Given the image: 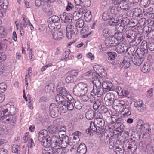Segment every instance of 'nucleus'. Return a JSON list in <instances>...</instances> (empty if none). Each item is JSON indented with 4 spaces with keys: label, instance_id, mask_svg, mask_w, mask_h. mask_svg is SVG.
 <instances>
[{
    "label": "nucleus",
    "instance_id": "9b49d317",
    "mask_svg": "<svg viewBox=\"0 0 154 154\" xmlns=\"http://www.w3.org/2000/svg\"><path fill=\"white\" fill-rule=\"evenodd\" d=\"M101 91H98L97 89L96 88V87L93 85V89L91 91L90 95L89 97V101L91 103H94L95 101H96V98L95 96L96 95L97 97H100L101 95Z\"/></svg>",
    "mask_w": 154,
    "mask_h": 154
},
{
    "label": "nucleus",
    "instance_id": "69168bd1",
    "mask_svg": "<svg viewBox=\"0 0 154 154\" xmlns=\"http://www.w3.org/2000/svg\"><path fill=\"white\" fill-rule=\"evenodd\" d=\"M22 17L23 18V23L20 24V26L26 28L27 26V22L28 21V20L27 18L24 15H22Z\"/></svg>",
    "mask_w": 154,
    "mask_h": 154
},
{
    "label": "nucleus",
    "instance_id": "09e8293b",
    "mask_svg": "<svg viewBox=\"0 0 154 154\" xmlns=\"http://www.w3.org/2000/svg\"><path fill=\"white\" fill-rule=\"evenodd\" d=\"M102 18L104 21L109 20L112 16L110 13L107 11H106L103 13L102 15Z\"/></svg>",
    "mask_w": 154,
    "mask_h": 154
},
{
    "label": "nucleus",
    "instance_id": "72a5a7b5",
    "mask_svg": "<svg viewBox=\"0 0 154 154\" xmlns=\"http://www.w3.org/2000/svg\"><path fill=\"white\" fill-rule=\"evenodd\" d=\"M64 28L68 30L69 29L73 32H75L76 35L77 34L79 30L78 28L75 27V25L74 26L73 24H70V25L69 24L67 26L64 27Z\"/></svg>",
    "mask_w": 154,
    "mask_h": 154
},
{
    "label": "nucleus",
    "instance_id": "473e14b6",
    "mask_svg": "<svg viewBox=\"0 0 154 154\" xmlns=\"http://www.w3.org/2000/svg\"><path fill=\"white\" fill-rule=\"evenodd\" d=\"M50 146H44V149L42 150V152L43 154H54V149Z\"/></svg>",
    "mask_w": 154,
    "mask_h": 154
},
{
    "label": "nucleus",
    "instance_id": "a211bd4d",
    "mask_svg": "<svg viewBox=\"0 0 154 154\" xmlns=\"http://www.w3.org/2000/svg\"><path fill=\"white\" fill-rule=\"evenodd\" d=\"M148 45L147 41L146 40H143L140 46V54L145 55L148 52Z\"/></svg>",
    "mask_w": 154,
    "mask_h": 154
},
{
    "label": "nucleus",
    "instance_id": "052dcab7",
    "mask_svg": "<svg viewBox=\"0 0 154 154\" xmlns=\"http://www.w3.org/2000/svg\"><path fill=\"white\" fill-rule=\"evenodd\" d=\"M84 24V21L81 19L78 20L75 25V27L79 28H81L83 27Z\"/></svg>",
    "mask_w": 154,
    "mask_h": 154
},
{
    "label": "nucleus",
    "instance_id": "393cba45",
    "mask_svg": "<svg viewBox=\"0 0 154 154\" xmlns=\"http://www.w3.org/2000/svg\"><path fill=\"white\" fill-rule=\"evenodd\" d=\"M150 125L149 124H145L141 130L143 134L145 135L146 134H149L151 130Z\"/></svg>",
    "mask_w": 154,
    "mask_h": 154
},
{
    "label": "nucleus",
    "instance_id": "f8f14e48",
    "mask_svg": "<svg viewBox=\"0 0 154 154\" xmlns=\"http://www.w3.org/2000/svg\"><path fill=\"white\" fill-rule=\"evenodd\" d=\"M48 23H52L55 24L56 28L60 29L61 26L59 17L57 16L53 15L49 18L47 20Z\"/></svg>",
    "mask_w": 154,
    "mask_h": 154
},
{
    "label": "nucleus",
    "instance_id": "c85d7f7f",
    "mask_svg": "<svg viewBox=\"0 0 154 154\" xmlns=\"http://www.w3.org/2000/svg\"><path fill=\"white\" fill-rule=\"evenodd\" d=\"M143 105V102L142 100L140 99L137 100L134 103V106L135 107L140 108V112H143L145 110Z\"/></svg>",
    "mask_w": 154,
    "mask_h": 154
},
{
    "label": "nucleus",
    "instance_id": "c03bdc74",
    "mask_svg": "<svg viewBox=\"0 0 154 154\" xmlns=\"http://www.w3.org/2000/svg\"><path fill=\"white\" fill-rule=\"evenodd\" d=\"M85 21L88 22L92 19V16L91 14V12L89 11H87L85 14L84 16Z\"/></svg>",
    "mask_w": 154,
    "mask_h": 154
},
{
    "label": "nucleus",
    "instance_id": "bb28decb",
    "mask_svg": "<svg viewBox=\"0 0 154 154\" xmlns=\"http://www.w3.org/2000/svg\"><path fill=\"white\" fill-rule=\"evenodd\" d=\"M119 19L115 16H112L108 21L109 24L112 26H117L119 23Z\"/></svg>",
    "mask_w": 154,
    "mask_h": 154
},
{
    "label": "nucleus",
    "instance_id": "de8ad7c7",
    "mask_svg": "<svg viewBox=\"0 0 154 154\" xmlns=\"http://www.w3.org/2000/svg\"><path fill=\"white\" fill-rule=\"evenodd\" d=\"M130 60L131 58H128L126 56L124 57L123 62L124 64L125 67L126 68H129L130 66Z\"/></svg>",
    "mask_w": 154,
    "mask_h": 154
},
{
    "label": "nucleus",
    "instance_id": "a19ab883",
    "mask_svg": "<svg viewBox=\"0 0 154 154\" xmlns=\"http://www.w3.org/2000/svg\"><path fill=\"white\" fill-rule=\"evenodd\" d=\"M65 103L67 107L68 110L72 111L74 107L73 103H72L71 101H68L66 100L65 101Z\"/></svg>",
    "mask_w": 154,
    "mask_h": 154
},
{
    "label": "nucleus",
    "instance_id": "4468645a",
    "mask_svg": "<svg viewBox=\"0 0 154 154\" xmlns=\"http://www.w3.org/2000/svg\"><path fill=\"white\" fill-rule=\"evenodd\" d=\"M116 43V44H117ZM115 51L119 54H122L126 53L128 50V47L125 45L123 44L118 43L115 45Z\"/></svg>",
    "mask_w": 154,
    "mask_h": 154
},
{
    "label": "nucleus",
    "instance_id": "39448f33",
    "mask_svg": "<svg viewBox=\"0 0 154 154\" xmlns=\"http://www.w3.org/2000/svg\"><path fill=\"white\" fill-rule=\"evenodd\" d=\"M60 137L57 135L52 136L51 137L49 136L47 139L46 142V145H44V146H52L53 144H55L54 145H57L59 146V142H60Z\"/></svg>",
    "mask_w": 154,
    "mask_h": 154
},
{
    "label": "nucleus",
    "instance_id": "774afa93",
    "mask_svg": "<svg viewBox=\"0 0 154 154\" xmlns=\"http://www.w3.org/2000/svg\"><path fill=\"white\" fill-rule=\"evenodd\" d=\"M146 19L145 18H141L138 21V23L140 24L141 26L145 27V24L146 23Z\"/></svg>",
    "mask_w": 154,
    "mask_h": 154
},
{
    "label": "nucleus",
    "instance_id": "f257e3e1",
    "mask_svg": "<svg viewBox=\"0 0 154 154\" xmlns=\"http://www.w3.org/2000/svg\"><path fill=\"white\" fill-rule=\"evenodd\" d=\"M92 75L94 77L92 78L91 82L94 86L96 87V88L99 92V91H101V95L103 93H105L113 90V85L111 82L105 81L101 83V82L98 79V77L99 76L98 73L93 72L92 73Z\"/></svg>",
    "mask_w": 154,
    "mask_h": 154
},
{
    "label": "nucleus",
    "instance_id": "4d7b16f0",
    "mask_svg": "<svg viewBox=\"0 0 154 154\" xmlns=\"http://www.w3.org/2000/svg\"><path fill=\"white\" fill-rule=\"evenodd\" d=\"M141 71L144 73H147L150 71V66L148 64H145L141 68Z\"/></svg>",
    "mask_w": 154,
    "mask_h": 154
},
{
    "label": "nucleus",
    "instance_id": "58836bf2",
    "mask_svg": "<svg viewBox=\"0 0 154 154\" xmlns=\"http://www.w3.org/2000/svg\"><path fill=\"white\" fill-rule=\"evenodd\" d=\"M7 8V5H5L4 2L0 0V17L3 16V11Z\"/></svg>",
    "mask_w": 154,
    "mask_h": 154
},
{
    "label": "nucleus",
    "instance_id": "e2e57ef3",
    "mask_svg": "<svg viewBox=\"0 0 154 154\" xmlns=\"http://www.w3.org/2000/svg\"><path fill=\"white\" fill-rule=\"evenodd\" d=\"M114 138H113L112 136H111V137H110L109 139V148L112 149H113L114 147Z\"/></svg>",
    "mask_w": 154,
    "mask_h": 154
},
{
    "label": "nucleus",
    "instance_id": "bf43d9fd",
    "mask_svg": "<svg viewBox=\"0 0 154 154\" xmlns=\"http://www.w3.org/2000/svg\"><path fill=\"white\" fill-rule=\"evenodd\" d=\"M60 129L58 131V132L57 133L58 134V136L61 137L60 136H61V137H63L64 136V135H66V133L65 131L66 130V128L64 126H63L62 127L60 126Z\"/></svg>",
    "mask_w": 154,
    "mask_h": 154
},
{
    "label": "nucleus",
    "instance_id": "412c9836",
    "mask_svg": "<svg viewBox=\"0 0 154 154\" xmlns=\"http://www.w3.org/2000/svg\"><path fill=\"white\" fill-rule=\"evenodd\" d=\"M97 126L94 122L91 121L90 123L89 128L86 130V133L89 135H91L94 132H95L97 130Z\"/></svg>",
    "mask_w": 154,
    "mask_h": 154
},
{
    "label": "nucleus",
    "instance_id": "603ef678",
    "mask_svg": "<svg viewBox=\"0 0 154 154\" xmlns=\"http://www.w3.org/2000/svg\"><path fill=\"white\" fill-rule=\"evenodd\" d=\"M145 152L148 154H154V149H153V146L151 144H148L146 146Z\"/></svg>",
    "mask_w": 154,
    "mask_h": 154
},
{
    "label": "nucleus",
    "instance_id": "6ab92c4d",
    "mask_svg": "<svg viewBox=\"0 0 154 154\" xmlns=\"http://www.w3.org/2000/svg\"><path fill=\"white\" fill-rule=\"evenodd\" d=\"M121 7L119 5H110L109 7V10L110 12L114 15L117 14L121 9Z\"/></svg>",
    "mask_w": 154,
    "mask_h": 154
},
{
    "label": "nucleus",
    "instance_id": "cd10ccee",
    "mask_svg": "<svg viewBox=\"0 0 154 154\" xmlns=\"http://www.w3.org/2000/svg\"><path fill=\"white\" fill-rule=\"evenodd\" d=\"M134 39L133 41L132 42V45L134 46H137L139 45L142 41L143 37L142 36L138 34L135 35Z\"/></svg>",
    "mask_w": 154,
    "mask_h": 154
},
{
    "label": "nucleus",
    "instance_id": "f3484780",
    "mask_svg": "<svg viewBox=\"0 0 154 154\" xmlns=\"http://www.w3.org/2000/svg\"><path fill=\"white\" fill-rule=\"evenodd\" d=\"M116 37H115L114 36H111L107 38L105 40V44L107 48L115 46V45H114L116 41Z\"/></svg>",
    "mask_w": 154,
    "mask_h": 154
},
{
    "label": "nucleus",
    "instance_id": "0e129e2a",
    "mask_svg": "<svg viewBox=\"0 0 154 154\" xmlns=\"http://www.w3.org/2000/svg\"><path fill=\"white\" fill-rule=\"evenodd\" d=\"M142 11L140 9L136 8L133 11V14L135 17H140L142 14Z\"/></svg>",
    "mask_w": 154,
    "mask_h": 154
},
{
    "label": "nucleus",
    "instance_id": "49530a36",
    "mask_svg": "<svg viewBox=\"0 0 154 154\" xmlns=\"http://www.w3.org/2000/svg\"><path fill=\"white\" fill-rule=\"evenodd\" d=\"M13 115L9 114L4 116L3 119L4 122L8 123L9 122H12L13 121Z\"/></svg>",
    "mask_w": 154,
    "mask_h": 154
},
{
    "label": "nucleus",
    "instance_id": "13d9d810",
    "mask_svg": "<svg viewBox=\"0 0 154 154\" xmlns=\"http://www.w3.org/2000/svg\"><path fill=\"white\" fill-rule=\"evenodd\" d=\"M73 103L74 104V107L78 110L81 109L83 106V104L78 100L74 101Z\"/></svg>",
    "mask_w": 154,
    "mask_h": 154
},
{
    "label": "nucleus",
    "instance_id": "37998d69",
    "mask_svg": "<svg viewBox=\"0 0 154 154\" xmlns=\"http://www.w3.org/2000/svg\"><path fill=\"white\" fill-rule=\"evenodd\" d=\"M113 36L116 37V41H117L118 42H121L123 41L124 40H125V39L124 38V37L121 33H115Z\"/></svg>",
    "mask_w": 154,
    "mask_h": 154
},
{
    "label": "nucleus",
    "instance_id": "ddd939ff",
    "mask_svg": "<svg viewBox=\"0 0 154 154\" xmlns=\"http://www.w3.org/2000/svg\"><path fill=\"white\" fill-rule=\"evenodd\" d=\"M138 51H137V55H135L134 58L132 59V60L133 63L137 66H140L144 59L143 56L145 55L140 54V53L138 52Z\"/></svg>",
    "mask_w": 154,
    "mask_h": 154
},
{
    "label": "nucleus",
    "instance_id": "9d476101",
    "mask_svg": "<svg viewBox=\"0 0 154 154\" xmlns=\"http://www.w3.org/2000/svg\"><path fill=\"white\" fill-rule=\"evenodd\" d=\"M60 110L57 105L54 103L51 104L49 108V113L50 116L53 118L58 116L60 114Z\"/></svg>",
    "mask_w": 154,
    "mask_h": 154
},
{
    "label": "nucleus",
    "instance_id": "5701e85b",
    "mask_svg": "<svg viewBox=\"0 0 154 154\" xmlns=\"http://www.w3.org/2000/svg\"><path fill=\"white\" fill-rule=\"evenodd\" d=\"M87 152V147L84 143H81L79 146L77 150L76 154H85Z\"/></svg>",
    "mask_w": 154,
    "mask_h": 154
},
{
    "label": "nucleus",
    "instance_id": "0eeeda50",
    "mask_svg": "<svg viewBox=\"0 0 154 154\" xmlns=\"http://www.w3.org/2000/svg\"><path fill=\"white\" fill-rule=\"evenodd\" d=\"M60 142H59V147L61 148H65L67 145L71 146L73 143L71 141L69 137L67 135L60 137Z\"/></svg>",
    "mask_w": 154,
    "mask_h": 154
},
{
    "label": "nucleus",
    "instance_id": "864d4df0",
    "mask_svg": "<svg viewBox=\"0 0 154 154\" xmlns=\"http://www.w3.org/2000/svg\"><path fill=\"white\" fill-rule=\"evenodd\" d=\"M107 54L108 56V59L109 60H114L117 56L116 53L113 52H108Z\"/></svg>",
    "mask_w": 154,
    "mask_h": 154
},
{
    "label": "nucleus",
    "instance_id": "b1692460",
    "mask_svg": "<svg viewBox=\"0 0 154 154\" xmlns=\"http://www.w3.org/2000/svg\"><path fill=\"white\" fill-rule=\"evenodd\" d=\"M63 34V31L58 30L54 32L52 34V35L54 40H60L62 38Z\"/></svg>",
    "mask_w": 154,
    "mask_h": 154
},
{
    "label": "nucleus",
    "instance_id": "338daca9",
    "mask_svg": "<svg viewBox=\"0 0 154 154\" xmlns=\"http://www.w3.org/2000/svg\"><path fill=\"white\" fill-rule=\"evenodd\" d=\"M83 15L79 14L77 11H75L73 13V19L76 20H78L80 18L82 17Z\"/></svg>",
    "mask_w": 154,
    "mask_h": 154
},
{
    "label": "nucleus",
    "instance_id": "dca6fc26",
    "mask_svg": "<svg viewBox=\"0 0 154 154\" xmlns=\"http://www.w3.org/2000/svg\"><path fill=\"white\" fill-rule=\"evenodd\" d=\"M94 123L96 124V126L97 127L99 131L104 129L105 125V121L100 117L96 118L94 120Z\"/></svg>",
    "mask_w": 154,
    "mask_h": 154
},
{
    "label": "nucleus",
    "instance_id": "4c0bfd02",
    "mask_svg": "<svg viewBox=\"0 0 154 154\" xmlns=\"http://www.w3.org/2000/svg\"><path fill=\"white\" fill-rule=\"evenodd\" d=\"M94 111L91 110H90L86 112L85 116L88 119L92 120L94 117Z\"/></svg>",
    "mask_w": 154,
    "mask_h": 154
},
{
    "label": "nucleus",
    "instance_id": "6e6d98bb",
    "mask_svg": "<svg viewBox=\"0 0 154 154\" xmlns=\"http://www.w3.org/2000/svg\"><path fill=\"white\" fill-rule=\"evenodd\" d=\"M147 22L149 26L147 27L148 30L145 31L146 33L150 31V29L151 30L152 28L153 29V25H154V22L153 20H152L150 19H148V20Z\"/></svg>",
    "mask_w": 154,
    "mask_h": 154
},
{
    "label": "nucleus",
    "instance_id": "20e7f679",
    "mask_svg": "<svg viewBox=\"0 0 154 154\" xmlns=\"http://www.w3.org/2000/svg\"><path fill=\"white\" fill-rule=\"evenodd\" d=\"M16 109V108L14 105H10L8 104L2 106L0 108V109L3 112V115L9 111V113L10 114V115H14L17 112Z\"/></svg>",
    "mask_w": 154,
    "mask_h": 154
},
{
    "label": "nucleus",
    "instance_id": "423d86ee",
    "mask_svg": "<svg viewBox=\"0 0 154 154\" xmlns=\"http://www.w3.org/2000/svg\"><path fill=\"white\" fill-rule=\"evenodd\" d=\"M115 95L113 93L106 94L104 99L106 105L108 106H113L115 101Z\"/></svg>",
    "mask_w": 154,
    "mask_h": 154
},
{
    "label": "nucleus",
    "instance_id": "c9c22d12",
    "mask_svg": "<svg viewBox=\"0 0 154 154\" xmlns=\"http://www.w3.org/2000/svg\"><path fill=\"white\" fill-rule=\"evenodd\" d=\"M57 106L60 110V114L62 113H65L68 110L65 103H64L59 104L57 105Z\"/></svg>",
    "mask_w": 154,
    "mask_h": 154
},
{
    "label": "nucleus",
    "instance_id": "ea45409f",
    "mask_svg": "<svg viewBox=\"0 0 154 154\" xmlns=\"http://www.w3.org/2000/svg\"><path fill=\"white\" fill-rule=\"evenodd\" d=\"M66 149L64 148L54 149V154H66Z\"/></svg>",
    "mask_w": 154,
    "mask_h": 154
},
{
    "label": "nucleus",
    "instance_id": "a878e982",
    "mask_svg": "<svg viewBox=\"0 0 154 154\" xmlns=\"http://www.w3.org/2000/svg\"><path fill=\"white\" fill-rule=\"evenodd\" d=\"M75 2L85 7H89L91 5L90 0H75Z\"/></svg>",
    "mask_w": 154,
    "mask_h": 154
},
{
    "label": "nucleus",
    "instance_id": "e433bc0d",
    "mask_svg": "<svg viewBox=\"0 0 154 154\" xmlns=\"http://www.w3.org/2000/svg\"><path fill=\"white\" fill-rule=\"evenodd\" d=\"M63 96L60 94H58L55 96V99L58 104L64 103L65 99Z\"/></svg>",
    "mask_w": 154,
    "mask_h": 154
},
{
    "label": "nucleus",
    "instance_id": "2f4dec72",
    "mask_svg": "<svg viewBox=\"0 0 154 154\" xmlns=\"http://www.w3.org/2000/svg\"><path fill=\"white\" fill-rule=\"evenodd\" d=\"M153 9L150 8L148 10L144 11V15L149 19H154V14L151 12V11Z\"/></svg>",
    "mask_w": 154,
    "mask_h": 154
},
{
    "label": "nucleus",
    "instance_id": "680f3d73",
    "mask_svg": "<svg viewBox=\"0 0 154 154\" xmlns=\"http://www.w3.org/2000/svg\"><path fill=\"white\" fill-rule=\"evenodd\" d=\"M20 150V147L18 145L14 144L13 145L11 151L13 153L18 154Z\"/></svg>",
    "mask_w": 154,
    "mask_h": 154
},
{
    "label": "nucleus",
    "instance_id": "aec40b11",
    "mask_svg": "<svg viewBox=\"0 0 154 154\" xmlns=\"http://www.w3.org/2000/svg\"><path fill=\"white\" fill-rule=\"evenodd\" d=\"M126 102H125L123 100H120L116 99L113 106L118 108V109H120L119 110L122 109V110H123V109L126 106Z\"/></svg>",
    "mask_w": 154,
    "mask_h": 154
},
{
    "label": "nucleus",
    "instance_id": "8fccbe9b",
    "mask_svg": "<svg viewBox=\"0 0 154 154\" xmlns=\"http://www.w3.org/2000/svg\"><path fill=\"white\" fill-rule=\"evenodd\" d=\"M101 100L100 99H97L94 103L93 108L95 110H97L101 105Z\"/></svg>",
    "mask_w": 154,
    "mask_h": 154
},
{
    "label": "nucleus",
    "instance_id": "c756f323",
    "mask_svg": "<svg viewBox=\"0 0 154 154\" xmlns=\"http://www.w3.org/2000/svg\"><path fill=\"white\" fill-rule=\"evenodd\" d=\"M128 33L126 32V39L128 41V43L131 45H132V41L134 39L135 34L131 33V31H128Z\"/></svg>",
    "mask_w": 154,
    "mask_h": 154
},
{
    "label": "nucleus",
    "instance_id": "7c9ffc66",
    "mask_svg": "<svg viewBox=\"0 0 154 154\" xmlns=\"http://www.w3.org/2000/svg\"><path fill=\"white\" fill-rule=\"evenodd\" d=\"M75 6L77 9V11H76L83 15V14L86 12V9L85 7H82V5H79L78 3H75Z\"/></svg>",
    "mask_w": 154,
    "mask_h": 154
},
{
    "label": "nucleus",
    "instance_id": "2eb2a0df",
    "mask_svg": "<svg viewBox=\"0 0 154 154\" xmlns=\"http://www.w3.org/2000/svg\"><path fill=\"white\" fill-rule=\"evenodd\" d=\"M60 16L62 22L69 23H71L73 17L71 14L63 13Z\"/></svg>",
    "mask_w": 154,
    "mask_h": 154
},
{
    "label": "nucleus",
    "instance_id": "f704fd0d",
    "mask_svg": "<svg viewBox=\"0 0 154 154\" xmlns=\"http://www.w3.org/2000/svg\"><path fill=\"white\" fill-rule=\"evenodd\" d=\"M114 128L116 129L117 131L120 132H123L124 127V125L121 122H116L114 125Z\"/></svg>",
    "mask_w": 154,
    "mask_h": 154
},
{
    "label": "nucleus",
    "instance_id": "4be33fe9",
    "mask_svg": "<svg viewBox=\"0 0 154 154\" xmlns=\"http://www.w3.org/2000/svg\"><path fill=\"white\" fill-rule=\"evenodd\" d=\"M123 112H124L122 115V117L124 118L128 117L130 115L131 113V107L129 105L128 102H126V106L123 109Z\"/></svg>",
    "mask_w": 154,
    "mask_h": 154
},
{
    "label": "nucleus",
    "instance_id": "7ed1b4c3",
    "mask_svg": "<svg viewBox=\"0 0 154 154\" xmlns=\"http://www.w3.org/2000/svg\"><path fill=\"white\" fill-rule=\"evenodd\" d=\"M49 137L47 130L45 129L41 130L38 134V140L41 144L43 146L44 145H46L47 143L46 141Z\"/></svg>",
    "mask_w": 154,
    "mask_h": 154
},
{
    "label": "nucleus",
    "instance_id": "3c124183",
    "mask_svg": "<svg viewBox=\"0 0 154 154\" xmlns=\"http://www.w3.org/2000/svg\"><path fill=\"white\" fill-rule=\"evenodd\" d=\"M120 17H121L122 20L121 21L120 23L123 25L127 26V25H129V19H127V17H123V15L121 14L119 15Z\"/></svg>",
    "mask_w": 154,
    "mask_h": 154
},
{
    "label": "nucleus",
    "instance_id": "f03ea898",
    "mask_svg": "<svg viewBox=\"0 0 154 154\" xmlns=\"http://www.w3.org/2000/svg\"><path fill=\"white\" fill-rule=\"evenodd\" d=\"M88 90L87 84L83 82L78 83L73 89V93L76 96H80L86 93Z\"/></svg>",
    "mask_w": 154,
    "mask_h": 154
},
{
    "label": "nucleus",
    "instance_id": "6e6552de",
    "mask_svg": "<svg viewBox=\"0 0 154 154\" xmlns=\"http://www.w3.org/2000/svg\"><path fill=\"white\" fill-rule=\"evenodd\" d=\"M135 140H132L131 143L126 149H125V154H134L138 146V144Z\"/></svg>",
    "mask_w": 154,
    "mask_h": 154
},
{
    "label": "nucleus",
    "instance_id": "5fc2aeb1",
    "mask_svg": "<svg viewBox=\"0 0 154 154\" xmlns=\"http://www.w3.org/2000/svg\"><path fill=\"white\" fill-rule=\"evenodd\" d=\"M129 25L132 27H135L138 24V20L136 19L132 18L129 20Z\"/></svg>",
    "mask_w": 154,
    "mask_h": 154
},
{
    "label": "nucleus",
    "instance_id": "79ce46f5",
    "mask_svg": "<svg viewBox=\"0 0 154 154\" xmlns=\"http://www.w3.org/2000/svg\"><path fill=\"white\" fill-rule=\"evenodd\" d=\"M57 92L63 96H66L67 94L66 90L65 88L60 87L57 89Z\"/></svg>",
    "mask_w": 154,
    "mask_h": 154
},
{
    "label": "nucleus",
    "instance_id": "1a4fd4ad",
    "mask_svg": "<svg viewBox=\"0 0 154 154\" xmlns=\"http://www.w3.org/2000/svg\"><path fill=\"white\" fill-rule=\"evenodd\" d=\"M59 119H57L53 122L52 125L49 126L48 128V130L51 134L57 133L58 131L60 129V126L59 125H57L59 122Z\"/></svg>",
    "mask_w": 154,
    "mask_h": 154
},
{
    "label": "nucleus",
    "instance_id": "a18cd8bd",
    "mask_svg": "<svg viewBox=\"0 0 154 154\" xmlns=\"http://www.w3.org/2000/svg\"><path fill=\"white\" fill-rule=\"evenodd\" d=\"M116 28L117 30L120 32V33H121V32L125 31L127 27V26L123 25L119 22Z\"/></svg>",
    "mask_w": 154,
    "mask_h": 154
}]
</instances>
